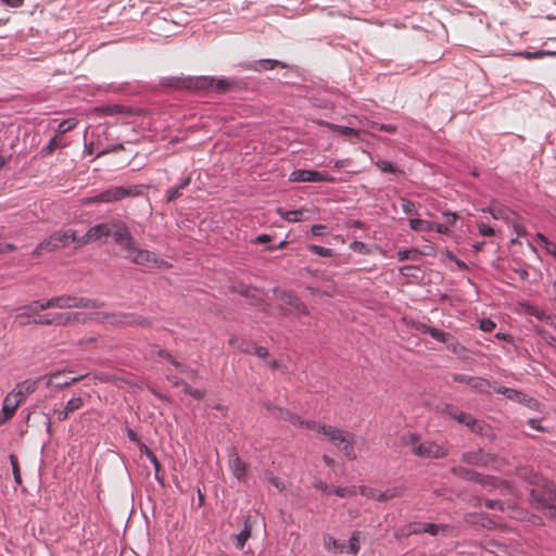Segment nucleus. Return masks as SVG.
<instances>
[{
	"instance_id": "obj_1",
	"label": "nucleus",
	"mask_w": 556,
	"mask_h": 556,
	"mask_svg": "<svg viewBox=\"0 0 556 556\" xmlns=\"http://www.w3.org/2000/svg\"><path fill=\"white\" fill-rule=\"evenodd\" d=\"M518 476L530 485V501L549 519H556V483L548 481L529 468H521Z\"/></svg>"
},
{
	"instance_id": "obj_2",
	"label": "nucleus",
	"mask_w": 556,
	"mask_h": 556,
	"mask_svg": "<svg viewBox=\"0 0 556 556\" xmlns=\"http://www.w3.org/2000/svg\"><path fill=\"white\" fill-rule=\"evenodd\" d=\"M306 428L323 434L328 441L337 446L349 459H355L356 454L354 452V434L337 427L320 424L316 421H309L306 424Z\"/></svg>"
},
{
	"instance_id": "obj_3",
	"label": "nucleus",
	"mask_w": 556,
	"mask_h": 556,
	"mask_svg": "<svg viewBox=\"0 0 556 556\" xmlns=\"http://www.w3.org/2000/svg\"><path fill=\"white\" fill-rule=\"evenodd\" d=\"M452 472L459 478L479 482L482 485L489 488L490 490H497L498 493L503 496L513 494L511 485L508 482L503 481L498 478L482 476L463 466L454 467L452 469Z\"/></svg>"
},
{
	"instance_id": "obj_4",
	"label": "nucleus",
	"mask_w": 556,
	"mask_h": 556,
	"mask_svg": "<svg viewBox=\"0 0 556 556\" xmlns=\"http://www.w3.org/2000/svg\"><path fill=\"white\" fill-rule=\"evenodd\" d=\"M41 305L33 306L35 308H42V311L51 307L58 308H73V307H83V308H101L104 306V303L99 302L97 300H91L83 296H74V295H60L49 299L48 301L40 302Z\"/></svg>"
},
{
	"instance_id": "obj_5",
	"label": "nucleus",
	"mask_w": 556,
	"mask_h": 556,
	"mask_svg": "<svg viewBox=\"0 0 556 556\" xmlns=\"http://www.w3.org/2000/svg\"><path fill=\"white\" fill-rule=\"evenodd\" d=\"M142 188L141 185H132L128 187H112L110 189H106L99 194L88 198L86 200V203H97V202H103V203H111L121 201L125 198L129 197H138L142 194Z\"/></svg>"
},
{
	"instance_id": "obj_6",
	"label": "nucleus",
	"mask_w": 556,
	"mask_h": 556,
	"mask_svg": "<svg viewBox=\"0 0 556 556\" xmlns=\"http://www.w3.org/2000/svg\"><path fill=\"white\" fill-rule=\"evenodd\" d=\"M77 233L73 229H67L64 231H56L52 233L49 239L40 242L36 249L34 250L35 255H40L42 252H52L61 248H65L70 244V242H75L78 248Z\"/></svg>"
},
{
	"instance_id": "obj_7",
	"label": "nucleus",
	"mask_w": 556,
	"mask_h": 556,
	"mask_svg": "<svg viewBox=\"0 0 556 556\" xmlns=\"http://www.w3.org/2000/svg\"><path fill=\"white\" fill-rule=\"evenodd\" d=\"M407 444L412 445V452L421 458H442L447 455V450L432 441H420L415 434H409Z\"/></svg>"
},
{
	"instance_id": "obj_8",
	"label": "nucleus",
	"mask_w": 556,
	"mask_h": 556,
	"mask_svg": "<svg viewBox=\"0 0 556 556\" xmlns=\"http://www.w3.org/2000/svg\"><path fill=\"white\" fill-rule=\"evenodd\" d=\"M213 77H170L166 79V85L176 88L197 89V90H212Z\"/></svg>"
},
{
	"instance_id": "obj_9",
	"label": "nucleus",
	"mask_w": 556,
	"mask_h": 556,
	"mask_svg": "<svg viewBox=\"0 0 556 556\" xmlns=\"http://www.w3.org/2000/svg\"><path fill=\"white\" fill-rule=\"evenodd\" d=\"M110 236L114 237L115 242L126 252L136 242L131 236L128 226L119 219L110 220Z\"/></svg>"
},
{
	"instance_id": "obj_10",
	"label": "nucleus",
	"mask_w": 556,
	"mask_h": 556,
	"mask_svg": "<svg viewBox=\"0 0 556 556\" xmlns=\"http://www.w3.org/2000/svg\"><path fill=\"white\" fill-rule=\"evenodd\" d=\"M71 372V369L56 370L42 376V380H46V387L49 389H63L80 381L86 377L85 375L78 377H67V374Z\"/></svg>"
},
{
	"instance_id": "obj_11",
	"label": "nucleus",
	"mask_w": 556,
	"mask_h": 556,
	"mask_svg": "<svg viewBox=\"0 0 556 556\" xmlns=\"http://www.w3.org/2000/svg\"><path fill=\"white\" fill-rule=\"evenodd\" d=\"M125 257L130 262L142 266L157 265L159 263V257L155 253L139 249L136 242L126 251Z\"/></svg>"
},
{
	"instance_id": "obj_12",
	"label": "nucleus",
	"mask_w": 556,
	"mask_h": 556,
	"mask_svg": "<svg viewBox=\"0 0 556 556\" xmlns=\"http://www.w3.org/2000/svg\"><path fill=\"white\" fill-rule=\"evenodd\" d=\"M112 326L123 327V326H150L151 323L146 317L139 316L135 313H122V312H112Z\"/></svg>"
},
{
	"instance_id": "obj_13",
	"label": "nucleus",
	"mask_w": 556,
	"mask_h": 556,
	"mask_svg": "<svg viewBox=\"0 0 556 556\" xmlns=\"http://www.w3.org/2000/svg\"><path fill=\"white\" fill-rule=\"evenodd\" d=\"M290 180L301 182L334 181V179L330 177L327 173H321L313 169L293 170L290 174Z\"/></svg>"
},
{
	"instance_id": "obj_14",
	"label": "nucleus",
	"mask_w": 556,
	"mask_h": 556,
	"mask_svg": "<svg viewBox=\"0 0 556 556\" xmlns=\"http://www.w3.org/2000/svg\"><path fill=\"white\" fill-rule=\"evenodd\" d=\"M110 236V222L91 227L83 237H79L78 247L87 245L103 237Z\"/></svg>"
},
{
	"instance_id": "obj_15",
	"label": "nucleus",
	"mask_w": 556,
	"mask_h": 556,
	"mask_svg": "<svg viewBox=\"0 0 556 556\" xmlns=\"http://www.w3.org/2000/svg\"><path fill=\"white\" fill-rule=\"evenodd\" d=\"M434 339L444 343L446 349L452 352L453 354H456L458 356H464L466 353V349L464 345L460 344V342L450 332L445 331H433Z\"/></svg>"
},
{
	"instance_id": "obj_16",
	"label": "nucleus",
	"mask_w": 556,
	"mask_h": 556,
	"mask_svg": "<svg viewBox=\"0 0 556 556\" xmlns=\"http://www.w3.org/2000/svg\"><path fill=\"white\" fill-rule=\"evenodd\" d=\"M229 469L239 482H245L248 479L249 465L244 463L236 452L229 454Z\"/></svg>"
},
{
	"instance_id": "obj_17",
	"label": "nucleus",
	"mask_w": 556,
	"mask_h": 556,
	"mask_svg": "<svg viewBox=\"0 0 556 556\" xmlns=\"http://www.w3.org/2000/svg\"><path fill=\"white\" fill-rule=\"evenodd\" d=\"M41 380L42 376L34 379H26L17 383L12 392L17 396L20 401H22V403H24L30 394L37 391Z\"/></svg>"
},
{
	"instance_id": "obj_18",
	"label": "nucleus",
	"mask_w": 556,
	"mask_h": 556,
	"mask_svg": "<svg viewBox=\"0 0 556 556\" xmlns=\"http://www.w3.org/2000/svg\"><path fill=\"white\" fill-rule=\"evenodd\" d=\"M35 305H41L39 301H35L28 305H25L23 307H21L18 309V313L16 314L15 316V321L20 325V326H26V325H29L33 321L31 317H36V315L42 311V308H34L33 311V306Z\"/></svg>"
},
{
	"instance_id": "obj_19",
	"label": "nucleus",
	"mask_w": 556,
	"mask_h": 556,
	"mask_svg": "<svg viewBox=\"0 0 556 556\" xmlns=\"http://www.w3.org/2000/svg\"><path fill=\"white\" fill-rule=\"evenodd\" d=\"M87 321V314L84 313H56L51 316L52 325L66 326L72 321Z\"/></svg>"
},
{
	"instance_id": "obj_20",
	"label": "nucleus",
	"mask_w": 556,
	"mask_h": 556,
	"mask_svg": "<svg viewBox=\"0 0 556 556\" xmlns=\"http://www.w3.org/2000/svg\"><path fill=\"white\" fill-rule=\"evenodd\" d=\"M279 299L287 305L292 306L299 315H308L307 306L293 293L282 291Z\"/></svg>"
},
{
	"instance_id": "obj_21",
	"label": "nucleus",
	"mask_w": 556,
	"mask_h": 556,
	"mask_svg": "<svg viewBox=\"0 0 556 556\" xmlns=\"http://www.w3.org/2000/svg\"><path fill=\"white\" fill-rule=\"evenodd\" d=\"M22 404V401H20L17 396L11 391L5 395L3 400L1 413L4 415V418L10 420L13 418L15 412Z\"/></svg>"
},
{
	"instance_id": "obj_22",
	"label": "nucleus",
	"mask_w": 556,
	"mask_h": 556,
	"mask_svg": "<svg viewBox=\"0 0 556 556\" xmlns=\"http://www.w3.org/2000/svg\"><path fill=\"white\" fill-rule=\"evenodd\" d=\"M462 459L469 465L486 466L491 458L482 450H477L464 453Z\"/></svg>"
},
{
	"instance_id": "obj_23",
	"label": "nucleus",
	"mask_w": 556,
	"mask_h": 556,
	"mask_svg": "<svg viewBox=\"0 0 556 556\" xmlns=\"http://www.w3.org/2000/svg\"><path fill=\"white\" fill-rule=\"evenodd\" d=\"M252 525L251 517H247L244 520L243 529L240 533L233 535V544L238 549H243L247 541L251 538Z\"/></svg>"
},
{
	"instance_id": "obj_24",
	"label": "nucleus",
	"mask_w": 556,
	"mask_h": 556,
	"mask_svg": "<svg viewBox=\"0 0 556 556\" xmlns=\"http://www.w3.org/2000/svg\"><path fill=\"white\" fill-rule=\"evenodd\" d=\"M277 66H279L281 68L288 67V65L286 63L280 62L278 60L265 59V60L255 61L253 64L249 65V68L253 70L255 72H263V71L274 70Z\"/></svg>"
},
{
	"instance_id": "obj_25",
	"label": "nucleus",
	"mask_w": 556,
	"mask_h": 556,
	"mask_svg": "<svg viewBox=\"0 0 556 556\" xmlns=\"http://www.w3.org/2000/svg\"><path fill=\"white\" fill-rule=\"evenodd\" d=\"M323 545L326 551L334 553V554L344 553V551H345V544L338 541L330 534H324Z\"/></svg>"
},
{
	"instance_id": "obj_26",
	"label": "nucleus",
	"mask_w": 556,
	"mask_h": 556,
	"mask_svg": "<svg viewBox=\"0 0 556 556\" xmlns=\"http://www.w3.org/2000/svg\"><path fill=\"white\" fill-rule=\"evenodd\" d=\"M488 212L492 215L494 219H502L506 222H509L511 219V216L514 215V213L510 210L500 204L491 205L488 208Z\"/></svg>"
},
{
	"instance_id": "obj_27",
	"label": "nucleus",
	"mask_w": 556,
	"mask_h": 556,
	"mask_svg": "<svg viewBox=\"0 0 556 556\" xmlns=\"http://www.w3.org/2000/svg\"><path fill=\"white\" fill-rule=\"evenodd\" d=\"M277 410H278V417L280 419L286 420L294 426L306 428V424L308 421L303 420L300 416H298L289 410H286L283 408H278Z\"/></svg>"
},
{
	"instance_id": "obj_28",
	"label": "nucleus",
	"mask_w": 556,
	"mask_h": 556,
	"mask_svg": "<svg viewBox=\"0 0 556 556\" xmlns=\"http://www.w3.org/2000/svg\"><path fill=\"white\" fill-rule=\"evenodd\" d=\"M168 380L172 381L175 386H182L184 387V391L185 393L191 395L192 397L197 399V400H201L204 397V391L200 390V389H195V388H192L191 386H189L188 383H185L178 379H175L174 377L172 376H167Z\"/></svg>"
},
{
	"instance_id": "obj_29",
	"label": "nucleus",
	"mask_w": 556,
	"mask_h": 556,
	"mask_svg": "<svg viewBox=\"0 0 556 556\" xmlns=\"http://www.w3.org/2000/svg\"><path fill=\"white\" fill-rule=\"evenodd\" d=\"M484 506L489 509H497L503 513L506 511L507 509L508 515H510L511 517H517L515 507L511 505H507V507H505V504L500 500H485Z\"/></svg>"
},
{
	"instance_id": "obj_30",
	"label": "nucleus",
	"mask_w": 556,
	"mask_h": 556,
	"mask_svg": "<svg viewBox=\"0 0 556 556\" xmlns=\"http://www.w3.org/2000/svg\"><path fill=\"white\" fill-rule=\"evenodd\" d=\"M277 213L287 222L295 223L304 219V210H294V211H283L282 208H278Z\"/></svg>"
},
{
	"instance_id": "obj_31",
	"label": "nucleus",
	"mask_w": 556,
	"mask_h": 556,
	"mask_svg": "<svg viewBox=\"0 0 556 556\" xmlns=\"http://www.w3.org/2000/svg\"><path fill=\"white\" fill-rule=\"evenodd\" d=\"M409 227L415 231H431L434 228V224L420 218H410Z\"/></svg>"
},
{
	"instance_id": "obj_32",
	"label": "nucleus",
	"mask_w": 556,
	"mask_h": 556,
	"mask_svg": "<svg viewBox=\"0 0 556 556\" xmlns=\"http://www.w3.org/2000/svg\"><path fill=\"white\" fill-rule=\"evenodd\" d=\"M359 541H361V532H358V531L353 532L350 538L349 544L345 545L344 552L349 553L351 555H357L361 549Z\"/></svg>"
},
{
	"instance_id": "obj_33",
	"label": "nucleus",
	"mask_w": 556,
	"mask_h": 556,
	"mask_svg": "<svg viewBox=\"0 0 556 556\" xmlns=\"http://www.w3.org/2000/svg\"><path fill=\"white\" fill-rule=\"evenodd\" d=\"M229 344L236 346L240 352L252 354V343L248 342L244 338L232 337L229 339Z\"/></svg>"
},
{
	"instance_id": "obj_34",
	"label": "nucleus",
	"mask_w": 556,
	"mask_h": 556,
	"mask_svg": "<svg viewBox=\"0 0 556 556\" xmlns=\"http://www.w3.org/2000/svg\"><path fill=\"white\" fill-rule=\"evenodd\" d=\"M556 52L545 51V50H539L536 52H529V51H520L516 52V56H520L527 60H533V59H542L547 55H555Z\"/></svg>"
},
{
	"instance_id": "obj_35",
	"label": "nucleus",
	"mask_w": 556,
	"mask_h": 556,
	"mask_svg": "<svg viewBox=\"0 0 556 556\" xmlns=\"http://www.w3.org/2000/svg\"><path fill=\"white\" fill-rule=\"evenodd\" d=\"M403 493H404L403 486L388 488L387 490L381 491V502H387L392 498L399 497V496L403 495Z\"/></svg>"
},
{
	"instance_id": "obj_36",
	"label": "nucleus",
	"mask_w": 556,
	"mask_h": 556,
	"mask_svg": "<svg viewBox=\"0 0 556 556\" xmlns=\"http://www.w3.org/2000/svg\"><path fill=\"white\" fill-rule=\"evenodd\" d=\"M232 85H233V83L228 79H224V78L217 79V78L213 77L212 90L223 93V92L228 91L232 87Z\"/></svg>"
},
{
	"instance_id": "obj_37",
	"label": "nucleus",
	"mask_w": 556,
	"mask_h": 556,
	"mask_svg": "<svg viewBox=\"0 0 556 556\" xmlns=\"http://www.w3.org/2000/svg\"><path fill=\"white\" fill-rule=\"evenodd\" d=\"M112 312H96L87 315V320L102 323V324H109L111 325L112 321Z\"/></svg>"
},
{
	"instance_id": "obj_38",
	"label": "nucleus",
	"mask_w": 556,
	"mask_h": 556,
	"mask_svg": "<svg viewBox=\"0 0 556 556\" xmlns=\"http://www.w3.org/2000/svg\"><path fill=\"white\" fill-rule=\"evenodd\" d=\"M470 388L482 393H490L491 384L486 379L472 377Z\"/></svg>"
},
{
	"instance_id": "obj_39",
	"label": "nucleus",
	"mask_w": 556,
	"mask_h": 556,
	"mask_svg": "<svg viewBox=\"0 0 556 556\" xmlns=\"http://www.w3.org/2000/svg\"><path fill=\"white\" fill-rule=\"evenodd\" d=\"M327 127H329L331 130L337 131L343 136H359L358 130L354 129L353 127L337 125V124H327Z\"/></svg>"
},
{
	"instance_id": "obj_40",
	"label": "nucleus",
	"mask_w": 556,
	"mask_h": 556,
	"mask_svg": "<svg viewBox=\"0 0 556 556\" xmlns=\"http://www.w3.org/2000/svg\"><path fill=\"white\" fill-rule=\"evenodd\" d=\"M64 146L62 143V137L58 134L48 142V144L42 149V153L45 155L51 154L59 147Z\"/></svg>"
},
{
	"instance_id": "obj_41",
	"label": "nucleus",
	"mask_w": 556,
	"mask_h": 556,
	"mask_svg": "<svg viewBox=\"0 0 556 556\" xmlns=\"http://www.w3.org/2000/svg\"><path fill=\"white\" fill-rule=\"evenodd\" d=\"M84 406V400L83 397L80 396H74L72 399H70L65 405V409L70 413V414H73L74 412L80 409L81 407Z\"/></svg>"
},
{
	"instance_id": "obj_42",
	"label": "nucleus",
	"mask_w": 556,
	"mask_h": 556,
	"mask_svg": "<svg viewBox=\"0 0 556 556\" xmlns=\"http://www.w3.org/2000/svg\"><path fill=\"white\" fill-rule=\"evenodd\" d=\"M76 124H77V122L75 118L64 119L63 122L60 123V125L58 127V130H56L58 135L62 137L64 134L68 132L73 128H75Z\"/></svg>"
},
{
	"instance_id": "obj_43",
	"label": "nucleus",
	"mask_w": 556,
	"mask_h": 556,
	"mask_svg": "<svg viewBox=\"0 0 556 556\" xmlns=\"http://www.w3.org/2000/svg\"><path fill=\"white\" fill-rule=\"evenodd\" d=\"M462 424L465 425L466 427H468L470 430H472L475 432H481L482 431L481 422L478 419H476L470 414L467 415V418H465Z\"/></svg>"
},
{
	"instance_id": "obj_44",
	"label": "nucleus",
	"mask_w": 556,
	"mask_h": 556,
	"mask_svg": "<svg viewBox=\"0 0 556 556\" xmlns=\"http://www.w3.org/2000/svg\"><path fill=\"white\" fill-rule=\"evenodd\" d=\"M376 166L383 173H392V174L401 173V170L396 166H394L391 162L386 161V160L377 161Z\"/></svg>"
},
{
	"instance_id": "obj_45",
	"label": "nucleus",
	"mask_w": 556,
	"mask_h": 556,
	"mask_svg": "<svg viewBox=\"0 0 556 556\" xmlns=\"http://www.w3.org/2000/svg\"><path fill=\"white\" fill-rule=\"evenodd\" d=\"M9 458H10V463L12 465L14 480L17 484H22V476H21L18 459L14 454H11Z\"/></svg>"
},
{
	"instance_id": "obj_46",
	"label": "nucleus",
	"mask_w": 556,
	"mask_h": 556,
	"mask_svg": "<svg viewBox=\"0 0 556 556\" xmlns=\"http://www.w3.org/2000/svg\"><path fill=\"white\" fill-rule=\"evenodd\" d=\"M361 494L381 502V491L377 489H370L366 486H359Z\"/></svg>"
},
{
	"instance_id": "obj_47",
	"label": "nucleus",
	"mask_w": 556,
	"mask_h": 556,
	"mask_svg": "<svg viewBox=\"0 0 556 556\" xmlns=\"http://www.w3.org/2000/svg\"><path fill=\"white\" fill-rule=\"evenodd\" d=\"M401 207H402V211L407 214V215H417V208H416V205L413 201L410 200H407V199H402L401 200Z\"/></svg>"
},
{
	"instance_id": "obj_48",
	"label": "nucleus",
	"mask_w": 556,
	"mask_h": 556,
	"mask_svg": "<svg viewBox=\"0 0 556 556\" xmlns=\"http://www.w3.org/2000/svg\"><path fill=\"white\" fill-rule=\"evenodd\" d=\"M308 250L319 256H323V257H330L333 255V251L331 249L324 248V247L316 245V244L309 245Z\"/></svg>"
},
{
	"instance_id": "obj_49",
	"label": "nucleus",
	"mask_w": 556,
	"mask_h": 556,
	"mask_svg": "<svg viewBox=\"0 0 556 556\" xmlns=\"http://www.w3.org/2000/svg\"><path fill=\"white\" fill-rule=\"evenodd\" d=\"M526 312H527V314L536 317L539 320H546L548 318L545 311H542L532 305H528L526 307Z\"/></svg>"
},
{
	"instance_id": "obj_50",
	"label": "nucleus",
	"mask_w": 556,
	"mask_h": 556,
	"mask_svg": "<svg viewBox=\"0 0 556 556\" xmlns=\"http://www.w3.org/2000/svg\"><path fill=\"white\" fill-rule=\"evenodd\" d=\"M420 252L417 249L402 250L397 252L399 261L403 262L408 258H415Z\"/></svg>"
},
{
	"instance_id": "obj_51",
	"label": "nucleus",
	"mask_w": 556,
	"mask_h": 556,
	"mask_svg": "<svg viewBox=\"0 0 556 556\" xmlns=\"http://www.w3.org/2000/svg\"><path fill=\"white\" fill-rule=\"evenodd\" d=\"M330 493H334L336 495H338L340 497L352 496L355 494V488L346 489V488L336 486V488H331Z\"/></svg>"
},
{
	"instance_id": "obj_52",
	"label": "nucleus",
	"mask_w": 556,
	"mask_h": 556,
	"mask_svg": "<svg viewBox=\"0 0 556 556\" xmlns=\"http://www.w3.org/2000/svg\"><path fill=\"white\" fill-rule=\"evenodd\" d=\"M371 128L375 130L387 131L390 134H394L397 130V127L395 125L379 123H372Z\"/></svg>"
},
{
	"instance_id": "obj_53",
	"label": "nucleus",
	"mask_w": 556,
	"mask_h": 556,
	"mask_svg": "<svg viewBox=\"0 0 556 556\" xmlns=\"http://www.w3.org/2000/svg\"><path fill=\"white\" fill-rule=\"evenodd\" d=\"M443 526L435 525V523H425L422 527V530L425 533H429L431 535H437L441 529H443Z\"/></svg>"
},
{
	"instance_id": "obj_54",
	"label": "nucleus",
	"mask_w": 556,
	"mask_h": 556,
	"mask_svg": "<svg viewBox=\"0 0 556 556\" xmlns=\"http://www.w3.org/2000/svg\"><path fill=\"white\" fill-rule=\"evenodd\" d=\"M181 195H182V191L178 187L173 188V189H168L166 191V200H167V202L175 201L178 198H180Z\"/></svg>"
},
{
	"instance_id": "obj_55",
	"label": "nucleus",
	"mask_w": 556,
	"mask_h": 556,
	"mask_svg": "<svg viewBox=\"0 0 556 556\" xmlns=\"http://www.w3.org/2000/svg\"><path fill=\"white\" fill-rule=\"evenodd\" d=\"M416 330H418V331H420L422 333H428L433 339H434V334H433L434 332L433 331H440V329L427 326L426 324H422V323H419V324L416 325Z\"/></svg>"
},
{
	"instance_id": "obj_56",
	"label": "nucleus",
	"mask_w": 556,
	"mask_h": 556,
	"mask_svg": "<svg viewBox=\"0 0 556 556\" xmlns=\"http://www.w3.org/2000/svg\"><path fill=\"white\" fill-rule=\"evenodd\" d=\"M51 316L52 315H39L38 313L36 317L33 318V321L38 325H52Z\"/></svg>"
},
{
	"instance_id": "obj_57",
	"label": "nucleus",
	"mask_w": 556,
	"mask_h": 556,
	"mask_svg": "<svg viewBox=\"0 0 556 556\" xmlns=\"http://www.w3.org/2000/svg\"><path fill=\"white\" fill-rule=\"evenodd\" d=\"M251 349H252V354H255L261 358H265L268 356V350L264 346L253 344Z\"/></svg>"
},
{
	"instance_id": "obj_58",
	"label": "nucleus",
	"mask_w": 556,
	"mask_h": 556,
	"mask_svg": "<svg viewBox=\"0 0 556 556\" xmlns=\"http://www.w3.org/2000/svg\"><path fill=\"white\" fill-rule=\"evenodd\" d=\"M452 379L455 382L466 383L470 386L472 377L463 374H453Z\"/></svg>"
},
{
	"instance_id": "obj_59",
	"label": "nucleus",
	"mask_w": 556,
	"mask_h": 556,
	"mask_svg": "<svg viewBox=\"0 0 556 556\" xmlns=\"http://www.w3.org/2000/svg\"><path fill=\"white\" fill-rule=\"evenodd\" d=\"M495 327H496L495 323L491 319L484 318V319L480 320V329L485 332L492 331Z\"/></svg>"
},
{
	"instance_id": "obj_60",
	"label": "nucleus",
	"mask_w": 556,
	"mask_h": 556,
	"mask_svg": "<svg viewBox=\"0 0 556 556\" xmlns=\"http://www.w3.org/2000/svg\"><path fill=\"white\" fill-rule=\"evenodd\" d=\"M159 355H160L162 358H164V359H166L167 362H169L173 366H175V367H181V364H180V363H178V362H177V361L172 356V354H170V353H168L167 351L162 350V351H160Z\"/></svg>"
},
{
	"instance_id": "obj_61",
	"label": "nucleus",
	"mask_w": 556,
	"mask_h": 556,
	"mask_svg": "<svg viewBox=\"0 0 556 556\" xmlns=\"http://www.w3.org/2000/svg\"><path fill=\"white\" fill-rule=\"evenodd\" d=\"M507 397L517 402H522L526 400V395L522 392H519L515 389H510Z\"/></svg>"
},
{
	"instance_id": "obj_62",
	"label": "nucleus",
	"mask_w": 556,
	"mask_h": 556,
	"mask_svg": "<svg viewBox=\"0 0 556 556\" xmlns=\"http://www.w3.org/2000/svg\"><path fill=\"white\" fill-rule=\"evenodd\" d=\"M478 229H479V233L481 236H493L494 235V229L490 226H488L486 224H479L478 225Z\"/></svg>"
},
{
	"instance_id": "obj_63",
	"label": "nucleus",
	"mask_w": 556,
	"mask_h": 556,
	"mask_svg": "<svg viewBox=\"0 0 556 556\" xmlns=\"http://www.w3.org/2000/svg\"><path fill=\"white\" fill-rule=\"evenodd\" d=\"M181 374L187 377L194 379L197 377V371L188 366L181 364V367H176Z\"/></svg>"
},
{
	"instance_id": "obj_64",
	"label": "nucleus",
	"mask_w": 556,
	"mask_h": 556,
	"mask_svg": "<svg viewBox=\"0 0 556 556\" xmlns=\"http://www.w3.org/2000/svg\"><path fill=\"white\" fill-rule=\"evenodd\" d=\"M350 248L353 251L366 253L367 252V245L362 241H353L350 245Z\"/></svg>"
}]
</instances>
